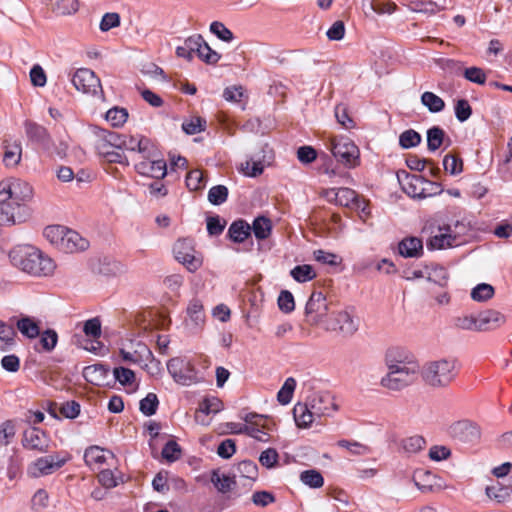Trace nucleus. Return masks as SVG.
I'll use <instances>...</instances> for the list:
<instances>
[{"instance_id":"obj_35","label":"nucleus","mask_w":512,"mask_h":512,"mask_svg":"<svg viewBox=\"0 0 512 512\" xmlns=\"http://www.w3.org/2000/svg\"><path fill=\"white\" fill-rule=\"evenodd\" d=\"M22 155V147L19 142L7 143L3 155L4 164L7 167H15L19 164Z\"/></svg>"},{"instance_id":"obj_45","label":"nucleus","mask_w":512,"mask_h":512,"mask_svg":"<svg viewBox=\"0 0 512 512\" xmlns=\"http://www.w3.org/2000/svg\"><path fill=\"white\" fill-rule=\"evenodd\" d=\"M222 408H223V404H222L221 400H219L218 398H216V397L206 398L200 403L199 408L197 410L196 418L199 417L198 416L199 413H203L206 415L216 414L219 411H221Z\"/></svg>"},{"instance_id":"obj_23","label":"nucleus","mask_w":512,"mask_h":512,"mask_svg":"<svg viewBox=\"0 0 512 512\" xmlns=\"http://www.w3.org/2000/svg\"><path fill=\"white\" fill-rule=\"evenodd\" d=\"M109 459L113 460L114 454L99 446H91L87 448L84 453L86 464L93 468H99L104 463H108Z\"/></svg>"},{"instance_id":"obj_17","label":"nucleus","mask_w":512,"mask_h":512,"mask_svg":"<svg viewBox=\"0 0 512 512\" xmlns=\"http://www.w3.org/2000/svg\"><path fill=\"white\" fill-rule=\"evenodd\" d=\"M417 362L414 355L404 347L393 346L386 350L384 363L387 370Z\"/></svg>"},{"instance_id":"obj_54","label":"nucleus","mask_w":512,"mask_h":512,"mask_svg":"<svg viewBox=\"0 0 512 512\" xmlns=\"http://www.w3.org/2000/svg\"><path fill=\"white\" fill-rule=\"evenodd\" d=\"M228 197V188L224 185H216L210 188L208 200L213 205L223 204Z\"/></svg>"},{"instance_id":"obj_18","label":"nucleus","mask_w":512,"mask_h":512,"mask_svg":"<svg viewBox=\"0 0 512 512\" xmlns=\"http://www.w3.org/2000/svg\"><path fill=\"white\" fill-rule=\"evenodd\" d=\"M329 330L351 336L358 330L357 321L348 311H339L328 326Z\"/></svg>"},{"instance_id":"obj_2","label":"nucleus","mask_w":512,"mask_h":512,"mask_svg":"<svg viewBox=\"0 0 512 512\" xmlns=\"http://www.w3.org/2000/svg\"><path fill=\"white\" fill-rule=\"evenodd\" d=\"M11 264L34 277H48L54 273V261L32 245H18L9 252Z\"/></svg>"},{"instance_id":"obj_6","label":"nucleus","mask_w":512,"mask_h":512,"mask_svg":"<svg viewBox=\"0 0 512 512\" xmlns=\"http://www.w3.org/2000/svg\"><path fill=\"white\" fill-rule=\"evenodd\" d=\"M120 134L100 129L96 133L95 148L98 154L111 163H123L125 156L119 152L117 144H119Z\"/></svg>"},{"instance_id":"obj_34","label":"nucleus","mask_w":512,"mask_h":512,"mask_svg":"<svg viewBox=\"0 0 512 512\" xmlns=\"http://www.w3.org/2000/svg\"><path fill=\"white\" fill-rule=\"evenodd\" d=\"M250 227L258 240L267 239L272 232V222L264 216L256 217Z\"/></svg>"},{"instance_id":"obj_50","label":"nucleus","mask_w":512,"mask_h":512,"mask_svg":"<svg viewBox=\"0 0 512 512\" xmlns=\"http://www.w3.org/2000/svg\"><path fill=\"white\" fill-rule=\"evenodd\" d=\"M186 185L191 191L202 189L205 186L203 172L199 169L191 170L186 176Z\"/></svg>"},{"instance_id":"obj_13","label":"nucleus","mask_w":512,"mask_h":512,"mask_svg":"<svg viewBox=\"0 0 512 512\" xmlns=\"http://www.w3.org/2000/svg\"><path fill=\"white\" fill-rule=\"evenodd\" d=\"M49 436L37 427H30L23 432L22 446L36 453H47L50 449Z\"/></svg>"},{"instance_id":"obj_33","label":"nucleus","mask_w":512,"mask_h":512,"mask_svg":"<svg viewBox=\"0 0 512 512\" xmlns=\"http://www.w3.org/2000/svg\"><path fill=\"white\" fill-rule=\"evenodd\" d=\"M251 233L250 225L244 220L233 222L228 230L229 237L236 243L244 242Z\"/></svg>"},{"instance_id":"obj_7","label":"nucleus","mask_w":512,"mask_h":512,"mask_svg":"<svg viewBox=\"0 0 512 512\" xmlns=\"http://www.w3.org/2000/svg\"><path fill=\"white\" fill-rule=\"evenodd\" d=\"M329 150L335 159L347 168H354L359 165V148L347 137H336L331 139Z\"/></svg>"},{"instance_id":"obj_62","label":"nucleus","mask_w":512,"mask_h":512,"mask_svg":"<svg viewBox=\"0 0 512 512\" xmlns=\"http://www.w3.org/2000/svg\"><path fill=\"white\" fill-rule=\"evenodd\" d=\"M181 456L180 446L173 440L168 441L162 449V457L168 462H174Z\"/></svg>"},{"instance_id":"obj_14","label":"nucleus","mask_w":512,"mask_h":512,"mask_svg":"<svg viewBox=\"0 0 512 512\" xmlns=\"http://www.w3.org/2000/svg\"><path fill=\"white\" fill-rule=\"evenodd\" d=\"M327 311L328 304L324 294L320 291L313 292L305 307L308 322L312 325H318L327 315Z\"/></svg>"},{"instance_id":"obj_36","label":"nucleus","mask_w":512,"mask_h":512,"mask_svg":"<svg viewBox=\"0 0 512 512\" xmlns=\"http://www.w3.org/2000/svg\"><path fill=\"white\" fill-rule=\"evenodd\" d=\"M65 233H67V227L62 225H49L43 231L44 237L59 250L65 237Z\"/></svg>"},{"instance_id":"obj_31","label":"nucleus","mask_w":512,"mask_h":512,"mask_svg":"<svg viewBox=\"0 0 512 512\" xmlns=\"http://www.w3.org/2000/svg\"><path fill=\"white\" fill-rule=\"evenodd\" d=\"M211 482L220 493L231 492L236 487L234 477L227 474L220 473L219 470H214L211 474Z\"/></svg>"},{"instance_id":"obj_63","label":"nucleus","mask_w":512,"mask_h":512,"mask_svg":"<svg viewBox=\"0 0 512 512\" xmlns=\"http://www.w3.org/2000/svg\"><path fill=\"white\" fill-rule=\"evenodd\" d=\"M237 470L244 478L255 480L258 475L257 465L249 460H244L237 465Z\"/></svg>"},{"instance_id":"obj_26","label":"nucleus","mask_w":512,"mask_h":512,"mask_svg":"<svg viewBox=\"0 0 512 512\" xmlns=\"http://www.w3.org/2000/svg\"><path fill=\"white\" fill-rule=\"evenodd\" d=\"M293 415L296 425L300 428L309 427L316 418V414L312 413L310 405L306 402L304 404L298 403L294 406Z\"/></svg>"},{"instance_id":"obj_8","label":"nucleus","mask_w":512,"mask_h":512,"mask_svg":"<svg viewBox=\"0 0 512 512\" xmlns=\"http://www.w3.org/2000/svg\"><path fill=\"white\" fill-rule=\"evenodd\" d=\"M175 259L184 265L189 272L197 271L203 264L202 255L195 250L191 239H179L173 246Z\"/></svg>"},{"instance_id":"obj_20","label":"nucleus","mask_w":512,"mask_h":512,"mask_svg":"<svg viewBox=\"0 0 512 512\" xmlns=\"http://www.w3.org/2000/svg\"><path fill=\"white\" fill-rule=\"evenodd\" d=\"M248 423L247 435L260 442H269L270 436L263 430L265 417L256 413H248L243 418Z\"/></svg>"},{"instance_id":"obj_29","label":"nucleus","mask_w":512,"mask_h":512,"mask_svg":"<svg viewBox=\"0 0 512 512\" xmlns=\"http://www.w3.org/2000/svg\"><path fill=\"white\" fill-rule=\"evenodd\" d=\"M83 332L87 337L92 339L91 346H84V349L87 351H96L97 347L94 344H99L96 340L99 339L102 334L100 319L95 317L85 321Z\"/></svg>"},{"instance_id":"obj_46","label":"nucleus","mask_w":512,"mask_h":512,"mask_svg":"<svg viewBox=\"0 0 512 512\" xmlns=\"http://www.w3.org/2000/svg\"><path fill=\"white\" fill-rule=\"evenodd\" d=\"M494 287L487 283L478 284L471 291V298L477 302L489 300L494 295Z\"/></svg>"},{"instance_id":"obj_5","label":"nucleus","mask_w":512,"mask_h":512,"mask_svg":"<svg viewBox=\"0 0 512 512\" xmlns=\"http://www.w3.org/2000/svg\"><path fill=\"white\" fill-rule=\"evenodd\" d=\"M167 370L177 384L189 386L201 382V377L193 362L185 357L170 359L167 363Z\"/></svg>"},{"instance_id":"obj_48","label":"nucleus","mask_w":512,"mask_h":512,"mask_svg":"<svg viewBox=\"0 0 512 512\" xmlns=\"http://www.w3.org/2000/svg\"><path fill=\"white\" fill-rule=\"evenodd\" d=\"M421 142V136L413 129L402 132L399 136V144L404 149L416 147Z\"/></svg>"},{"instance_id":"obj_28","label":"nucleus","mask_w":512,"mask_h":512,"mask_svg":"<svg viewBox=\"0 0 512 512\" xmlns=\"http://www.w3.org/2000/svg\"><path fill=\"white\" fill-rule=\"evenodd\" d=\"M326 195L329 200L345 207L350 206L357 200L356 192L350 188L330 189Z\"/></svg>"},{"instance_id":"obj_25","label":"nucleus","mask_w":512,"mask_h":512,"mask_svg":"<svg viewBox=\"0 0 512 512\" xmlns=\"http://www.w3.org/2000/svg\"><path fill=\"white\" fill-rule=\"evenodd\" d=\"M400 255L406 258H418L423 254V243L418 237H406L398 245Z\"/></svg>"},{"instance_id":"obj_53","label":"nucleus","mask_w":512,"mask_h":512,"mask_svg":"<svg viewBox=\"0 0 512 512\" xmlns=\"http://www.w3.org/2000/svg\"><path fill=\"white\" fill-rule=\"evenodd\" d=\"M337 445L341 448L347 449L353 455H367L370 453V448L360 442L348 441L345 439L339 440Z\"/></svg>"},{"instance_id":"obj_56","label":"nucleus","mask_w":512,"mask_h":512,"mask_svg":"<svg viewBox=\"0 0 512 512\" xmlns=\"http://www.w3.org/2000/svg\"><path fill=\"white\" fill-rule=\"evenodd\" d=\"M443 166L445 171L451 175H458L463 171L462 159L452 154H447L444 157Z\"/></svg>"},{"instance_id":"obj_3","label":"nucleus","mask_w":512,"mask_h":512,"mask_svg":"<svg viewBox=\"0 0 512 512\" xmlns=\"http://www.w3.org/2000/svg\"><path fill=\"white\" fill-rule=\"evenodd\" d=\"M458 361L453 357L428 361L421 369L423 381L430 387H447L457 376Z\"/></svg>"},{"instance_id":"obj_37","label":"nucleus","mask_w":512,"mask_h":512,"mask_svg":"<svg viewBox=\"0 0 512 512\" xmlns=\"http://www.w3.org/2000/svg\"><path fill=\"white\" fill-rule=\"evenodd\" d=\"M17 328L22 335L29 339H34L40 335L38 323L30 317H22L17 321Z\"/></svg>"},{"instance_id":"obj_52","label":"nucleus","mask_w":512,"mask_h":512,"mask_svg":"<svg viewBox=\"0 0 512 512\" xmlns=\"http://www.w3.org/2000/svg\"><path fill=\"white\" fill-rule=\"evenodd\" d=\"M55 10L59 15L71 16L78 12V0H58L55 4Z\"/></svg>"},{"instance_id":"obj_16","label":"nucleus","mask_w":512,"mask_h":512,"mask_svg":"<svg viewBox=\"0 0 512 512\" xmlns=\"http://www.w3.org/2000/svg\"><path fill=\"white\" fill-rule=\"evenodd\" d=\"M396 176L403 192L412 198L421 199L424 193L423 185H430L422 176L411 175L405 170H399Z\"/></svg>"},{"instance_id":"obj_61","label":"nucleus","mask_w":512,"mask_h":512,"mask_svg":"<svg viewBox=\"0 0 512 512\" xmlns=\"http://www.w3.org/2000/svg\"><path fill=\"white\" fill-rule=\"evenodd\" d=\"M454 325L462 330L478 331V317L477 315H464L456 318Z\"/></svg>"},{"instance_id":"obj_40","label":"nucleus","mask_w":512,"mask_h":512,"mask_svg":"<svg viewBox=\"0 0 512 512\" xmlns=\"http://www.w3.org/2000/svg\"><path fill=\"white\" fill-rule=\"evenodd\" d=\"M105 118L113 127H122L128 119V111L125 108L113 107L106 112Z\"/></svg>"},{"instance_id":"obj_55","label":"nucleus","mask_w":512,"mask_h":512,"mask_svg":"<svg viewBox=\"0 0 512 512\" xmlns=\"http://www.w3.org/2000/svg\"><path fill=\"white\" fill-rule=\"evenodd\" d=\"M15 434L16 429L13 421L6 420L0 423V446L9 445Z\"/></svg>"},{"instance_id":"obj_9","label":"nucleus","mask_w":512,"mask_h":512,"mask_svg":"<svg viewBox=\"0 0 512 512\" xmlns=\"http://www.w3.org/2000/svg\"><path fill=\"white\" fill-rule=\"evenodd\" d=\"M71 82L75 89L84 94L96 95L102 92L100 79L88 68L78 69L72 76Z\"/></svg>"},{"instance_id":"obj_4","label":"nucleus","mask_w":512,"mask_h":512,"mask_svg":"<svg viewBox=\"0 0 512 512\" xmlns=\"http://www.w3.org/2000/svg\"><path fill=\"white\" fill-rule=\"evenodd\" d=\"M419 373L421 370L418 362L398 366L388 370L381 378L380 385L390 391H401L413 384Z\"/></svg>"},{"instance_id":"obj_51","label":"nucleus","mask_w":512,"mask_h":512,"mask_svg":"<svg viewBox=\"0 0 512 512\" xmlns=\"http://www.w3.org/2000/svg\"><path fill=\"white\" fill-rule=\"evenodd\" d=\"M158 398L154 393H148L145 398L140 401L139 409L145 416H152L158 408Z\"/></svg>"},{"instance_id":"obj_49","label":"nucleus","mask_w":512,"mask_h":512,"mask_svg":"<svg viewBox=\"0 0 512 512\" xmlns=\"http://www.w3.org/2000/svg\"><path fill=\"white\" fill-rule=\"evenodd\" d=\"M210 32L223 42L230 43L234 40V35L222 22L214 21L210 24Z\"/></svg>"},{"instance_id":"obj_38","label":"nucleus","mask_w":512,"mask_h":512,"mask_svg":"<svg viewBox=\"0 0 512 512\" xmlns=\"http://www.w3.org/2000/svg\"><path fill=\"white\" fill-rule=\"evenodd\" d=\"M421 103L431 112H441L445 107V102L442 98L433 92L426 91L421 95Z\"/></svg>"},{"instance_id":"obj_44","label":"nucleus","mask_w":512,"mask_h":512,"mask_svg":"<svg viewBox=\"0 0 512 512\" xmlns=\"http://www.w3.org/2000/svg\"><path fill=\"white\" fill-rule=\"evenodd\" d=\"M205 127L206 120L199 116H194L189 119H185L182 123V129L188 135L200 133L205 130Z\"/></svg>"},{"instance_id":"obj_32","label":"nucleus","mask_w":512,"mask_h":512,"mask_svg":"<svg viewBox=\"0 0 512 512\" xmlns=\"http://www.w3.org/2000/svg\"><path fill=\"white\" fill-rule=\"evenodd\" d=\"M25 131L27 137L34 142L40 143L44 146L49 144V134L47 130L34 122H25Z\"/></svg>"},{"instance_id":"obj_59","label":"nucleus","mask_w":512,"mask_h":512,"mask_svg":"<svg viewBox=\"0 0 512 512\" xmlns=\"http://www.w3.org/2000/svg\"><path fill=\"white\" fill-rule=\"evenodd\" d=\"M40 344L42 348L51 352L57 345L58 342V334L53 329H47L44 332L40 333Z\"/></svg>"},{"instance_id":"obj_41","label":"nucleus","mask_w":512,"mask_h":512,"mask_svg":"<svg viewBox=\"0 0 512 512\" xmlns=\"http://www.w3.org/2000/svg\"><path fill=\"white\" fill-rule=\"evenodd\" d=\"M290 275L295 281L300 283L310 281L316 277L313 267L307 264L295 266L291 270Z\"/></svg>"},{"instance_id":"obj_21","label":"nucleus","mask_w":512,"mask_h":512,"mask_svg":"<svg viewBox=\"0 0 512 512\" xmlns=\"http://www.w3.org/2000/svg\"><path fill=\"white\" fill-rule=\"evenodd\" d=\"M450 433L463 442H473L480 437L479 428L469 421H458L454 423L450 427Z\"/></svg>"},{"instance_id":"obj_12","label":"nucleus","mask_w":512,"mask_h":512,"mask_svg":"<svg viewBox=\"0 0 512 512\" xmlns=\"http://www.w3.org/2000/svg\"><path fill=\"white\" fill-rule=\"evenodd\" d=\"M65 462L66 459L60 458L59 455L40 457L28 466L27 473L32 478L50 475L57 469L61 468Z\"/></svg>"},{"instance_id":"obj_42","label":"nucleus","mask_w":512,"mask_h":512,"mask_svg":"<svg viewBox=\"0 0 512 512\" xmlns=\"http://www.w3.org/2000/svg\"><path fill=\"white\" fill-rule=\"evenodd\" d=\"M296 388V380L293 377H289L285 380L281 389L277 393V400L282 405H287L291 402L294 390Z\"/></svg>"},{"instance_id":"obj_47","label":"nucleus","mask_w":512,"mask_h":512,"mask_svg":"<svg viewBox=\"0 0 512 512\" xmlns=\"http://www.w3.org/2000/svg\"><path fill=\"white\" fill-rule=\"evenodd\" d=\"M300 480L311 488H320L324 484L323 476L316 470H306L300 474Z\"/></svg>"},{"instance_id":"obj_43","label":"nucleus","mask_w":512,"mask_h":512,"mask_svg":"<svg viewBox=\"0 0 512 512\" xmlns=\"http://www.w3.org/2000/svg\"><path fill=\"white\" fill-rule=\"evenodd\" d=\"M445 132L438 126L427 131V147L429 151H436L443 143Z\"/></svg>"},{"instance_id":"obj_58","label":"nucleus","mask_w":512,"mask_h":512,"mask_svg":"<svg viewBox=\"0 0 512 512\" xmlns=\"http://www.w3.org/2000/svg\"><path fill=\"white\" fill-rule=\"evenodd\" d=\"M425 444V439L419 435L405 438L402 441V447L407 453H417L424 448Z\"/></svg>"},{"instance_id":"obj_30","label":"nucleus","mask_w":512,"mask_h":512,"mask_svg":"<svg viewBox=\"0 0 512 512\" xmlns=\"http://www.w3.org/2000/svg\"><path fill=\"white\" fill-rule=\"evenodd\" d=\"M362 7L367 16L370 13H376L379 15L392 14L396 9V5L387 0H384V1L363 0Z\"/></svg>"},{"instance_id":"obj_24","label":"nucleus","mask_w":512,"mask_h":512,"mask_svg":"<svg viewBox=\"0 0 512 512\" xmlns=\"http://www.w3.org/2000/svg\"><path fill=\"white\" fill-rule=\"evenodd\" d=\"M88 246L89 242L85 238L78 232L67 228L60 250L66 253H74L84 251Z\"/></svg>"},{"instance_id":"obj_10","label":"nucleus","mask_w":512,"mask_h":512,"mask_svg":"<svg viewBox=\"0 0 512 512\" xmlns=\"http://www.w3.org/2000/svg\"><path fill=\"white\" fill-rule=\"evenodd\" d=\"M159 151L155 147L154 156L143 155V160L135 165L136 171L147 177L162 179L167 174V165L165 160L159 157Z\"/></svg>"},{"instance_id":"obj_60","label":"nucleus","mask_w":512,"mask_h":512,"mask_svg":"<svg viewBox=\"0 0 512 512\" xmlns=\"http://www.w3.org/2000/svg\"><path fill=\"white\" fill-rule=\"evenodd\" d=\"M239 170L249 177H256L263 172V165L260 161L246 160L240 164Z\"/></svg>"},{"instance_id":"obj_15","label":"nucleus","mask_w":512,"mask_h":512,"mask_svg":"<svg viewBox=\"0 0 512 512\" xmlns=\"http://www.w3.org/2000/svg\"><path fill=\"white\" fill-rule=\"evenodd\" d=\"M117 146L119 152H122L123 150L137 151L142 156H154L155 154V145L146 137H134L120 134V140Z\"/></svg>"},{"instance_id":"obj_11","label":"nucleus","mask_w":512,"mask_h":512,"mask_svg":"<svg viewBox=\"0 0 512 512\" xmlns=\"http://www.w3.org/2000/svg\"><path fill=\"white\" fill-rule=\"evenodd\" d=\"M307 403L310 405L312 413L316 414L318 418L331 416L338 410L335 398L329 391L314 392L308 398Z\"/></svg>"},{"instance_id":"obj_22","label":"nucleus","mask_w":512,"mask_h":512,"mask_svg":"<svg viewBox=\"0 0 512 512\" xmlns=\"http://www.w3.org/2000/svg\"><path fill=\"white\" fill-rule=\"evenodd\" d=\"M478 331L494 330L506 322V317L496 310H485L478 315Z\"/></svg>"},{"instance_id":"obj_57","label":"nucleus","mask_w":512,"mask_h":512,"mask_svg":"<svg viewBox=\"0 0 512 512\" xmlns=\"http://www.w3.org/2000/svg\"><path fill=\"white\" fill-rule=\"evenodd\" d=\"M197 57L206 64L213 65L220 60L221 55L215 50H213L205 41L204 44H202V47L200 48L199 52L197 53Z\"/></svg>"},{"instance_id":"obj_64","label":"nucleus","mask_w":512,"mask_h":512,"mask_svg":"<svg viewBox=\"0 0 512 512\" xmlns=\"http://www.w3.org/2000/svg\"><path fill=\"white\" fill-rule=\"evenodd\" d=\"M464 77L473 83L483 85L486 82V73L482 68L479 67H469L464 71Z\"/></svg>"},{"instance_id":"obj_27","label":"nucleus","mask_w":512,"mask_h":512,"mask_svg":"<svg viewBox=\"0 0 512 512\" xmlns=\"http://www.w3.org/2000/svg\"><path fill=\"white\" fill-rule=\"evenodd\" d=\"M109 370L104 365L94 364L83 369V377L93 385L102 386L107 378Z\"/></svg>"},{"instance_id":"obj_1","label":"nucleus","mask_w":512,"mask_h":512,"mask_svg":"<svg viewBox=\"0 0 512 512\" xmlns=\"http://www.w3.org/2000/svg\"><path fill=\"white\" fill-rule=\"evenodd\" d=\"M34 188L26 180L10 177L0 181V226H13L26 222L32 211L29 204Z\"/></svg>"},{"instance_id":"obj_19","label":"nucleus","mask_w":512,"mask_h":512,"mask_svg":"<svg viewBox=\"0 0 512 512\" xmlns=\"http://www.w3.org/2000/svg\"><path fill=\"white\" fill-rule=\"evenodd\" d=\"M187 318L185 320L186 326L191 331H198L202 329L205 324V312L203 304L198 299H192L187 306Z\"/></svg>"},{"instance_id":"obj_39","label":"nucleus","mask_w":512,"mask_h":512,"mask_svg":"<svg viewBox=\"0 0 512 512\" xmlns=\"http://www.w3.org/2000/svg\"><path fill=\"white\" fill-rule=\"evenodd\" d=\"M439 232V234L432 236L427 242L428 249L440 250L452 246L455 238L452 237L449 233L442 232L441 228L439 229Z\"/></svg>"}]
</instances>
